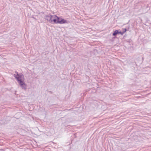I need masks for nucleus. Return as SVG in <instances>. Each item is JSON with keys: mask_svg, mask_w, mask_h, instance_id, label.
Segmentation results:
<instances>
[{"mask_svg": "<svg viewBox=\"0 0 151 151\" xmlns=\"http://www.w3.org/2000/svg\"><path fill=\"white\" fill-rule=\"evenodd\" d=\"M19 78H17V81L22 89L25 91L27 89V85L25 83L24 81V78L19 79Z\"/></svg>", "mask_w": 151, "mask_h": 151, "instance_id": "obj_1", "label": "nucleus"}, {"mask_svg": "<svg viewBox=\"0 0 151 151\" xmlns=\"http://www.w3.org/2000/svg\"><path fill=\"white\" fill-rule=\"evenodd\" d=\"M15 73L16 74H14L13 76L16 79L17 81V78H19V80H20L21 79L24 78V75L22 74H19L18 73L17 71H15Z\"/></svg>", "mask_w": 151, "mask_h": 151, "instance_id": "obj_2", "label": "nucleus"}, {"mask_svg": "<svg viewBox=\"0 0 151 151\" xmlns=\"http://www.w3.org/2000/svg\"><path fill=\"white\" fill-rule=\"evenodd\" d=\"M59 17L56 15L53 16L52 19V23L53 24H58Z\"/></svg>", "mask_w": 151, "mask_h": 151, "instance_id": "obj_3", "label": "nucleus"}, {"mask_svg": "<svg viewBox=\"0 0 151 151\" xmlns=\"http://www.w3.org/2000/svg\"><path fill=\"white\" fill-rule=\"evenodd\" d=\"M53 16L50 14L46 15L45 17V19L48 21L50 23H52V19L53 18Z\"/></svg>", "mask_w": 151, "mask_h": 151, "instance_id": "obj_4", "label": "nucleus"}, {"mask_svg": "<svg viewBox=\"0 0 151 151\" xmlns=\"http://www.w3.org/2000/svg\"><path fill=\"white\" fill-rule=\"evenodd\" d=\"M59 21H58V24H63L65 23H68V21L66 20L61 18L60 17H59Z\"/></svg>", "mask_w": 151, "mask_h": 151, "instance_id": "obj_5", "label": "nucleus"}, {"mask_svg": "<svg viewBox=\"0 0 151 151\" xmlns=\"http://www.w3.org/2000/svg\"><path fill=\"white\" fill-rule=\"evenodd\" d=\"M121 35V31L120 29L116 30L112 34V35L114 36H116L118 35Z\"/></svg>", "mask_w": 151, "mask_h": 151, "instance_id": "obj_6", "label": "nucleus"}, {"mask_svg": "<svg viewBox=\"0 0 151 151\" xmlns=\"http://www.w3.org/2000/svg\"><path fill=\"white\" fill-rule=\"evenodd\" d=\"M129 29V27H126V28L123 29H122V32L121 31V35H122L124 34L127 30H128Z\"/></svg>", "mask_w": 151, "mask_h": 151, "instance_id": "obj_7", "label": "nucleus"}, {"mask_svg": "<svg viewBox=\"0 0 151 151\" xmlns=\"http://www.w3.org/2000/svg\"><path fill=\"white\" fill-rule=\"evenodd\" d=\"M143 60H144V58L143 57H142V60H140L139 63H142L143 62Z\"/></svg>", "mask_w": 151, "mask_h": 151, "instance_id": "obj_8", "label": "nucleus"}, {"mask_svg": "<svg viewBox=\"0 0 151 151\" xmlns=\"http://www.w3.org/2000/svg\"><path fill=\"white\" fill-rule=\"evenodd\" d=\"M116 37H112L111 38V40H110L111 41V42H113L114 40V39Z\"/></svg>", "mask_w": 151, "mask_h": 151, "instance_id": "obj_9", "label": "nucleus"}, {"mask_svg": "<svg viewBox=\"0 0 151 151\" xmlns=\"http://www.w3.org/2000/svg\"><path fill=\"white\" fill-rule=\"evenodd\" d=\"M126 41L127 42H130L132 41V40L131 39L128 40H126Z\"/></svg>", "mask_w": 151, "mask_h": 151, "instance_id": "obj_10", "label": "nucleus"}, {"mask_svg": "<svg viewBox=\"0 0 151 151\" xmlns=\"http://www.w3.org/2000/svg\"><path fill=\"white\" fill-rule=\"evenodd\" d=\"M48 92L50 93L51 94H52L53 93V92L51 91H48Z\"/></svg>", "mask_w": 151, "mask_h": 151, "instance_id": "obj_11", "label": "nucleus"}, {"mask_svg": "<svg viewBox=\"0 0 151 151\" xmlns=\"http://www.w3.org/2000/svg\"><path fill=\"white\" fill-rule=\"evenodd\" d=\"M140 59V58H139H139H138L137 59V60H138L139 59Z\"/></svg>", "mask_w": 151, "mask_h": 151, "instance_id": "obj_12", "label": "nucleus"}]
</instances>
